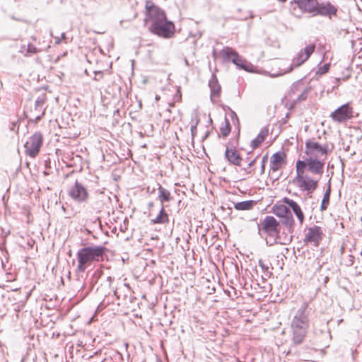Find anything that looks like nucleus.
Segmentation results:
<instances>
[{"label":"nucleus","instance_id":"f257e3e1","mask_svg":"<svg viewBox=\"0 0 362 362\" xmlns=\"http://www.w3.org/2000/svg\"><path fill=\"white\" fill-rule=\"evenodd\" d=\"M145 23L151 22L148 30L160 37L170 38L175 31L174 23L168 21L163 10L154 4L151 1H146L145 4Z\"/></svg>","mask_w":362,"mask_h":362},{"label":"nucleus","instance_id":"f03ea898","mask_svg":"<svg viewBox=\"0 0 362 362\" xmlns=\"http://www.w3.org/2000/svg\"><path fill=\"white\" fill-rule=\"evenodd\" d=\"M105 250V247L100 245L88 246L78 250L76 253V272L83 273L93 262L102 261Z\"/></svg>","mask_w":362,"mask_h":362},{"label":"nucleus","instance_id":"7ed1b4c3","mask_svg":"<svg viewBox=\"0 0 362 362\" xmlns=\"http://www.w3.org/2000/svg\"><path fill=\"white\" fill-rule=\"evenodd\" d=\"M317 0H292L290 1V12L300 18L305 13H310L313 16Z\"/></svg>","mask_w":362,"mask_h":362},{"label":"nucleus","instance_id":"20e7f679","mask_svg":"<svg viewBox=\"0 0 362 362\" xmlns=\"http://www.w3.org/2000/svg\"><path fill=\"white\" fill-rule=\"evenodd\" d=\"M114 280L111 276H105L102 272L95 271L92 277L93 286L96 287V291L106 296L110 293L112 282Z\"/></svg>","mask_w":362,"mask_h":362},{"label":"nucleus","instance_id":"39448f33","mask_svg":"<svg viewBox=\"0 0 362 362\" xmlns=\"http://www.w3.org/2000/svg\"><path fill=\"white\" fill-rule=\"evenodd\" d=\"M328 145H320L314 139H309L305 142V153L308 158L320 159L321 156L327 157L329 151Z\"/></svg>","mask_w":362,"mask_h":362},{"label":"nucleus","instance_id":"423d86ee","mask_svg":"<svg viewBox=\"0 0 362 362\" xmlns=\"http://www.w3.org/2000/svg\"><path fill=\"white\" fill-rule=\"evenodd\" d=\"M315 45L314 43L310 44L306 46L304 49H300L296 57H293L292 64L288 67V69L281 71L278 75H282L284 74L291 72L293 66H300L304 62H305L310 55L314 52L315 49Z\"/></svg>","mask_w":362,"mask_h":362},{"label":"nucleus","instance_id":"0eeeda50","mask_svg":"<svg viewBox=\"0 0 362 362\" xmlns=\"http://www.w3.org/2000/svg\"><path fill=\"white\" fill-rule=\"evenodd\" d=\"M43 144V136L40 132H35L30 136L24 145L26 155L30 158H35L39 153Z\"/></svg>","mask_w":362,"mask_h":362},{"label":"nucleus","instance_id":"6e6552de","mask_svg":"<svg viewBox=\"0 0 362 362\" xmlns=\"http://www.w3.org/2000/svg\"><path fill=\"white\" fill-rule=\"evenodd\" d=\"M68 194L74 201L80 204L88 203L90 198L88 189L78 180L69 189Z\"/></svg>","mask_w":362,"mask_h":362},{"label":"nucleus","instance_id":"1a4fd4ad","mask_svg":"<svg viewBox=\"0 0 362 362\" xmlns=\"http://www.w3.org/2000/svg\"><path fill=\"white\" fill-rule=\"evenodd\" d=\"M293 182L297 187L308 195L312 194L318 187V180H315L308 175L295 177Z\"/></svg>","mask_w":362,"mask_h":362},{"label":"nucleus","instance_id":"9d476101","mask_svg":"<svg viewBox=\"0 0 362 362\" xmlns=\"http://www.w3.org/2000/svg\"><path fill=\"white\" fill-rule=\"evenodd\" d=\"M308 305L307 303H303L300 308L296 312L292 322L291 327L300 329H308L309 320L308 313L307 311Z\"/></svg>","mask_w":362,"mask_h":362},{"label":"nucleus","instance_id":"9b49d317","mask_svg":"<svg viewBox=\"0 0 362 362\" xmlns=\"http://www.w3.org/2000/svg\"><path fill=\"white\" fill-rule=\"evenodd\" d=\"M337 7L329 1L320 3L317 1L313 16H320L327 17L331 20L332 17L337 16Z\"/></svg>","mask_w":362,"mask_h":362},{"label":"nucleus","instance_id":"f8f14e48","mask_svg":"<svg viewBox=\"0 0 362 362\" xmlns=\"http://www.w3.org/2000/svg\"><path fill=\"white\" fill-rule=\"evenodd\" d=\"M262 230L269 236L276 237L280 232V223L272 216H267L261 222Z\"/></svg>","mask_w":362,"mask_h":362},{"label":"nucleus","instance_id":"ddd939ff","mask_svg":"<svg viewBox=\"0 0 362 362\" xmlns=\"http://www.w3.org/2000/svg\"><path fill=\"white\" fill-rule=\"evenodd\" d=\"M219 54L223 57L224 61L232 62L233 64H235L238 67L243 69L246 71H249V66L247 65H244L242 63V59H241L240 57L231 47H225L220 52Z\"/></svg>","mask_w":362,"mask_h":362},{"label":"nucleus","instance_id":"4468645a","mask_svg":"<svg viewBox=\"0 0 362 362\" xmlns=\"http://www.w3.org/2000/svg\"><path fill=\"white\" fill-rule=\"evenodd\" d=\"M330 117L334 122H345L353 117V108L349 103L344 104L332 112Z\"/></svg>","mask_w":362,"mask_h":362},{"label":"nucleus","instance_id":"2eb2a0df","mask_svg":"<svg viewBox=\"0 0 362 362\" xmlns=\"http://www.w3.org/2000/svg\"><path fill=\"white\" fill-rule=\"evenodd\" d=\"M323 232L320 226H314L308 228L304 241L317 247L322 240Z\"/></svg>","mask_w":362,"mask_h":362},{"label":"nucleus","instance_id":"dca6fc26","mask_svg":"<svg viewBox=\"0 0 362 362\" xmlns=\"http://www.w3.org/2000/svg\"><path fill=\"white\" fill-rule=\"evenodd\" d=\"M114 296L118 300H126L128 296L131 293V288L127 284L117 283V286L112 288Z\"/></svg>","mask_w":362,"mask_h":362},{"label":"nucleus","instance_id":"f3484780","mask_svg":"<svg viewBox=\"0 0 362 362\" xmlns=\"http://www.w3.org/2000/svg\"><path fill=\"white\" fill-rule=\"evenodd\" d=\"M325 160L308 158V170L313 175H322L324 173Z\"/></svg>","mask_w":362,"mask_h":362},{"label":"nucleus","instance_id":"a211bd4d","mask_svg":"<svg viewBox=\"0 0 362 362\" xmlns=\"http://www.w3.org/2000/svg\"><path fill=\"white\" fill-rule=\"evenodd\" d=\"M209 86L211 90V100L213 103H216V99L220 96L221 88L214 74L212 75V77L209 82Z\"/></svg>","mask_w":362,"mask_h":362},{"label":"nucleus","instance_id":"6ab92c4d","mask_svg":"<svg viewBox=\"0 0 362 362\" xmlns=\"http://www.w3.org/2000/svg\"><path fill=\"white\" fill-rule=\"evenodd\" d=\"M285 203L292 209L300 224L302 225L304 222L305 216L299 204L294 200L288 198L285 199Z\"/></svg>","mask_w":362,"mask_h":362},{"label":"nucleus","instance_id":"aec40b11","mask_svg":"<svg viewBox=\"0 0 362 362\" xmlns=\"http://www.w3.org/2000/svg\"><path fill=\"white\" fill-rule=\"evenodd\" d=\"M158 186V200L160 202L161 206L165 203L169 202L173 199L170 192L163 187L160 183H157Z\"/></svg>","mask_w":362,"mask_h":362},{"label":"nucleus","instance_id":"412c9836","mask_svg":"<svg viewBox=\"0 0 362 362\" xmlns=\"http://www.w3.org/2000/svg\"><path fill=\"white\" fill-rule=\"evenodd\" d=\"M170 221L169 216L165 209V205L161 206L158 214L153 219L151 220V223L155 224H168Z\"/></svg>","mask_w":362,"mask_h":362},{"label":"nucleus","instance_id":"4be33fe9","mask_svg":"<svg viewBox=\"0 0 362 362\" xmlns=\"http://www.w3.org/2000/svg\"><path fill=\"white\" fill-rule=\"evenodd\" d=\"M269 135V127H264L261 129L259 133L255 139L250 142V146L252 148H257L265 140Z\"/></svg>","mask_w":362,"mask_h":362},{"label":"nucleus","instance_id":"5701e85b","mask_svg":"<svg viewBox=\"0 0 362 362\" xmlns=\"http://www.w3.org/2000/svg\"><path fill=\"white\" fill-rule=\"evenodd\" d=\"M293 330V342L295 344H300L306 337L308 329L291 327Z\"/></svg>","mask_w":362,"mask_h":362},{"label":"nucleus","instance_id":"b1692460","mask_svg":"<svg viewBox=\"0 0 362 362\" xmlns=\"http://www.w3.org/2000/svg\"><path fill=\"white\" fill-rule=\"evenodd\" d=\"M225 156L230 163L236 165H240L242 158L236 150L227 148Z\"/></svg>","mask_w":362,"mask_h":362},{"label":"nucleus","instance_id":"393cba45","mask_svg":"<svg viewBox=\"0 0 362 362\" xmlns=\"http://www.w3.org/2000/svg\"><path fill=\"white\" fill-rule=\"evenodd\" d=\"M308 168V158L307 157L305 160H298L296 163V177H300L301 175H307L305 173V169Z\"/></svg>","mask_w":362,"mask_h":362},{"label":"nucleus","instance_id":"a878e982","mask_svg":"<svg viewBox=\"0 0 362 362\" xmlns=\"http://www.w3.org/2000/svg\"><path fill=\"white\" fill-rule=\"evenodd\" d=\"M286 155L283 151H278L272 155L270 163L284 165L286 163Z\"/></svg>","mask_w":362,"mask_h":362},{"label":"nucleus","instance_id":"bb28decb","mask_svg":"<svg viewBox=\"0 0 362 362\" xmlns=\"http://www.w3.org/2000/svg\"><path fill=\"white\" fill-rule=\"evenodd\" d=\"M330 194H331V186H330V181H329L328 187L324 194V196H323V198H322V200L321 202V205H320V210L322 211H325L327 209L329 204Z\"/></svg>","mask_w":362,"mask_h":362},{"label":"nucleus","instance_id":"cd10ccee","mask_svg":"<svg viewBox=\"0 0 362 362\" xmlns=\"http://www.w3.org/2000/svg\"><path fill=\"white\" fill-rule=\"evenodd\" d=\"M274 213L279 217L282 218L289 214L291 211L285 205L274 206L273 208Z\"/></svg>","mask_w":362,"mask_h":362},{"label":"nucleus","instance_id":"c85d7f7f","mask_svg":"<svg viewBox=\"0 0 362 362\" xmlns=\"http://www.w3.org/2000/svg\"><path fill=\"white\" fill-rule=\"evenodd\" d=\"M281 223L282 224L286 226L289 230L293 227L294 219L291 212L281 218Z\"/></svg>","mask_w":362,"mask_h":362},{"label":"nucleus","instance_id":"c756f323","mask_svg":"<svg viewBox=\"0 0 362 362\" xmlns=\"http://www.w3.org/2000/svg\"><path fill=\"white\" fill-rule=\"evenodd\" d=\"M47 100L45 94L38 96L35 102V110L41 109Z\"/></svg>","mask_w":362,"mask_h":362},{"label":"nucleus","instance_id":"7c9ffc66","mask_svg":"<svg viewBox=\"0 0 362 362\" xmlns=\"http://www.w3.org/2000/svg\"><path fill=\"white\" fill-rule=\"evenodd\" d=\"M40 52V49L38 48H37L34 45L31 44V43H28L27 45H26V52L24 54V56L25 57H28V56H31L33 54H37Z\"/></svg>","mask_w":362,"mask_h":362},{"label":"nucleus","instance_id":"2f4dec72","mask_svg":"<svg viewBox=\"0 0 362 362\" xmlns=\"http://www.w3.org/2000/svg\"><path fill=\"white\" fill-rule=\"evenodd\" d=\"M199 119L198 117H195L194 118H192L191 120V127H190V131L192 139L194 138V136L197 135V127L199 124Z\"/></svg>","mask_w":362,"mask_h":362},{"label":"nucleus","instance_id":"473e14b6","mask_svg":"<svg viewBox=\"0 0 362 362\" xmlns=\"http://www.w3.org/2000/svg\"><path fill=\"white\" fill-rule=\"evenodd\" d=\"M90 206L96 212H100L103 206V202L98 199H95L90 203Z\"/></svg>","mask_w":362,"mask_h":362},{"label":"nucleus","instance_id":"72a5a7b5","mask_svg":"<svg viewBox=\"0 0 362 362\" xmlns=\"http://www.w3.org/2000/svg\"><path fill=\"white\" fill-rule=\"evenodd\" d=\"M220 130L223 136H227L230 132V125L227 119H225V125L222 126Z\"/></svg>","mask_w":362,"mask_h":362},{"label":"nucleus","instance_id":"f704fd0d","mask_svg":"<svg viewBox=\"0 0 362 362\" xmlns=\"http://www.w3.org/2000/svg\"><path fill=\"white\" fill-rule=\"evenodd\" d=\"M234 207L236 210H249V200L238 202Z\"/></svg>","mask_w":362,"mask_h":362},{"label":"nucleus","instance_id":"c9c22d12","mask_svg":"<svg viewBox=\"0 0 362 362\" xmlns=\"http://www.w3.org/2000/svg\"><path fill=\"white\" fill-rule=\"evenodd\" d=\"M310 90V88H306L301 94L298 95L296 100L297 101H302L305 100L308 98V95Z\"/></svg>","mask_w":362,"mask_h":362},{"label":"nucleus","instance_id":"e433bc0d","mask_svg":"<svg viewBox=\"0 0 362 362\" xmlns=\"http://www.w3.org/2000/svg\"><path fill=\"white\" fill-rule=\"evenodd\" d=\"M283 165L279 164H274L272 163H270V173L272 174H274L276 172L279 171V170L281 168Z\"/></svg>","mask_w":362,"mask_h":362},{"label":"nucleus","instance_id":"4c0bfd02","mask_svg":"<svg viewBox=\"0 0 362 362\" xmlns=\"http://www.w3.org/2000/svg\"><path fill=\"white\" fill-rule=\"evenodd\" d=\"M94 74H95V77L93 78V79L95 81H100V79H102L103 78V76H104L103 72L101 71H94Z\"/></svg>","mask_w":362,"mask_h":362},{"label":"nucleus","instance_id":"58836bf2","mask_svg":"<svg viewBox=\"0 0 362 362\" xmlns=\"http://www.w3.org/2000/svg\"><path fill=\"white\" fill-rule=\"evenodd\" d=\"M329 64H325L322 67H320L319 69V71L320 72V74H325L326 72H327L329 71Z\"/></svg>","mask_w":362,"mask_h":362},{"label":"nucleus","instance_id":"ea45409f","mask_svg":"<svg viewBox=\"0 0 362 362\" xmlns=\"http://www.w3.org/2000/svg\"><path fill=\"white\" fill-rule=\"evenodd\" d=\"M267 156H264L262 157V160H261V172H264V163L265 161L267 160Z\"/></svg>","mask_w":362,"mask_h":362},{"label":"nucleus","instance_id":"a19ab883","mask_svg":"<svg viewBox=\"0 0 362 362\" xmlns=\"http://www.w3.org/2000/svg\"><path fill=\"white\" fill-rule=\"evenodd\" d=\"M26 52V46L25 45H22L21 47V49L19 50V52L22 53L23 54H24Z\"/></svg>","mask_w":362,"mask_h":362},{"label":"nucleus","instance_id":"79ce46f5","mask_svg":"<svg viewBox=\"0 0 362 362\" xmlns=\"http://www.w3.org/2000/svg\"><path fill=\"white\" fill-rule=\"evenodd\" d=\"M54 38H55V44L59 45L61 43L62 39L60 37H55Z\"/></svg>","mask_w":362,"mask_h":362},{"label":"nucleus","instance_id":"37998d69","mask_svg":"<svg viewBox=\"0 0 362 362\" xmlns=\"http://www.w3.org/2000/svg\"><path fill=\"white\" fill-rule=\"evenodd\" d=\"M45 110H44L42 111V115H39V116H37V117H36V119H37V120L40 119L42 118V117H43V116H44V115H45Z\"/></svg>","mask_w":362,"mask_h":362},{"label":"nucleus","instance_id":"c03bdc74","mask_svg":"<svg viewBox=\"0 0 362 362\" xmlns=\"http://www.w3.org/2000/svg\"><path fill=\"white\" fill-rule=\"evenodd\" d=\"M256 162V158H255L254 160H250V168L254 165L255 163Z\"/></svg>","mask_w":362,"mask_h":362},{"label":"nucleus","instance_id":"a18cd8bd","mask_svg":"<svg viewBox=\"0 0 362 362\" xmlns=\"http://www.w3.org/2000/svg\"><path fill=\"white\" fill-rule=\"evenodd\" d=\"M153 206H154V204H153V202H149V203L148 204V207L149 209H151Z\"/></svg>","mask_w":362,"mask_h":362},{"label":"nucleus","instance_id":"49530a36","mask_svg":"<svg viewBox=\"0 0 362 362\" xmlns=\"http://www.w3.org/2000/svg\"><path fill=\"white\" fill-rule=\"evenodd\" d=\"M62 40H65L66 39V33H62V35H61V37H60Z\"/></svg>","mask_w":362,"mask_h":362},{"label":"nucleus","instance_id":"de8ad7c7","mask_svg":"<svg viewBox=\"0 0 362 362\" xmlns=\"http://www.w3.org/2000/svg\"><path fill=\"white\" fill-rule=\"evenodd\" d=\"M250 208H251V207L252 206V205H253L254 204H255V203H256V202H255V201L250 200Z\"/></svg>","mask_w":362,"mask_h":362},{"label":"nucleus","instance_id":"09e8293b","mask_svg":"<svg viewBox=\"0 0 362 362\" xmlns=\"http://www.w3.org/2000/svg\"><path fill=\"white\" fill-rule=\"evenodd\" d=\"M250 73L254 72L253 67H252V66L251 64H250Z\"/></svg>","mask_w":362,"mask_h":362},{"label":"nucleus","instance_id":"8fccbe9b","mask_svg":"<svg viewBox=\"0 0 362 362\" xmlns=\"http://www.w3.org/2000/svg\"><path fill=\"white\" fill-rule=\"evenodd\" d=\"M185 63L187 66H189V63L187 59H185Z\"/></svg>","mask_w":362,"mask_h":362},{"label":"nucleus","instance_id":"3c124183","mask_svg":"<svg viewBox=\"0 0 362 362\" xmlns=\"http://www.w3.org/2000/svg\"><path fill=\"white\" fill-rule=\"evenodd\" d=\"M155 98L156 100H160V96L157 95H156Z\"/></svg>","mask_w":362,"mask_h":362},{"label":"nucleus","instance_id":"603ef678","mask_svg":"<svg viewBox=\"0 0 362 362\" xmlns=\"http://www.w3.org/2000/svg\"><path fill=\"white\" fill-rule=\"evenodd\" d=\"M16 124L13 123V127L11 128V129L13 130L14 128L16 127Z\"/></svg>","mask_w":362,"mask_h":362},{"label":"nucleus","instance_id":"864d4df0","mask_svg":"<svg viewBox=\"0 0 362 362\" xmlns=\"http://www.w3.org/2000/svg\"><path fill=\"white\" fill-rule=\"evenodd\" d=\"M259 263L260 266H261V267H262V269H263V268H264V267H263V265H262V261H261V260H259Z\"/></svg>","mask_w":362,"mask_h":362},{"label":"nucleus","instance_id":"5fc2aeb1","mask_svg":"<svg viewBox=\"0 0 362 362\" xmlns=\"http://www.w3.org/2000/svg\"><path fill=\"white\" fill-rule=\"evenodd\" d=\"M278 1H280V2L284 3V2H286L287 0H278Z\"/></svg>","mask_w":362,"mask_h":362}]
</instances>
